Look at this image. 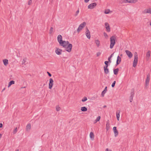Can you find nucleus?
<instances>
[{
    "mask_svg": "<svg viewBox=\"0 0 151 151\" xmlns=\"http://www.w3.org/2000/svg\"><path fill=\"white\" fill-rule=\"evenodd\" d=\"M134 90H132V92L131 93V96L130 97V102H131L133 100V97L134 96Z\"/></svg>",
    "mask_w": 151,
    "mask_h": 151,
    "instance_id": "2eb2a0df",
    "label": "nucleus"
},
{
    "mask_svg": "<svg viewBox=\"0 0 151 151\" xmlns=\"http://www.w3.org/2000/svg\"><path fill=\"white\" fill-rule=\"evenodd\" d=\"M139 151H140V150H139Z\"/></svg>",
    "mask_w": 151,
    "mask_h": 151,
    "instance_id": "4d7b16f0",
    "label": "nucleus"
},
{
    "mask_svg": "<svg viewBox=\"0 0 151 151\" xmlns=\"http://www.w3.org/2000/svg\"><path fill=\"white\" fill-rule=\"evenodd\" d=\"M121 58L119 56H118L117 58V59L116 60V65H117L120 63V62H121Z\"/></svg>",
    "mask_w": 151,
    "mask_h": 151,
    "instance_id": "6ab92c4d",
    "label": "nucleus"
},
{
    "mask_svg": "<svg viewBox=\"0 0 151 151\" xmlns=\"http://www.w3.org/2000/svg\"><path fill=\"white\" fill-rule=\"evenodd\" d=\"M17 132V128L16 127L13 131V133L14 134H15Z\"/></svg>",
    "mask_w": 151,
    "mask_h": 151,
    "instance_id": "e433bc0d",
    "label": "nucleus"
},
{
    "mask_svg": "<svg viewBox=\"0 0 151 151\" xmlns=\"http://www.w3.org/2000/svg\"><path fill=\"white\" fill-rule=\"evenodd\" d=\"M15 151H19V150L18 149H17L15 150Z\"/></svg>",
    "mask_w": 151,
    "mask_h": 151,
    "instance_id": "5fc2aeb1",
    "label": "nucleus"
},
{
    "mask_svg": "<svg viewBox=\"0 0 151 151\" xmlns=\"http://www.w3.org/2000/svg\"><path fill=\"white\" fill-rule=\"evenodd\" d=\"M109 62L108 61H106L104 62V63L105 64V65L104 67H106L108 66V64Z\"/></svg>",
    "mask_w": 151,
    "mask_h": 151,
    "instance_id": "473e14b6",
    "label": "nucleus"
},
{
    "mask_svg": "<svg viewBox=\"0 0 151 151\" xmlns=\"http://www.w3.org/2000/svg\"><path fill=\"white\" fill-rule=\"evenodd\" d=\"M150 75L149 74H148L147 75V78L145 81V88H147V86L149 85V82L150 80Z\"/></svg>",
    "mask_w": 151,
    "mask_h": 151,
    "instance_id": "39448f33",
    "label": "nucleus"
},
{
    "mask_svg": "<svg viewBox=\"0 0 151 151\" xmlns=\"http://www.w3.org/2000/svg\"><path fill=\"white\" fill-rule=\"evenodd\" d=\"M113 130L115 136L116 137L118 134V132L116 129V127H114L113 128Z\"/></svg>",
    "mask_w": 151,
    "mask_h": 151,
    "instance_id": "4468645a",
    "label": "nucleus"
},
{
    "mask_svg": "<svg viewBox=\"0 0 151 151\" xmlns=\"http://www.w3.org/2000/svg\"><path fill=\"white\" fill-rule=\"evenodd\" d=\"M25 88V87H22L21 88Z\"/></svg>",
    "mask_w": 151,
    "mask_h": 151,
    "instance_id": "6e6d98bb",
    "label": "nucleus"
},
{
    "mask_svg": "<svg viewBox=\"0 0 151 151\" xmlns=\"http://www.w3.org/2000/svg\"><path fill=\"white\" fill-rule=\"evenodd\" d=\"M111 58H110L109 57L108 58V61L110 63H111Z\"/></svg>",
    "mask_w": 151,
    "mask_h": 151,
    "instance_id": "c03bdc74",
    "label": "nucleus"
},
{
    "mask_svg": "<svg viewBox=\"0 0 151 151\" xmlns=\"http://www.w3.org/2000/svg\"><path fill=\"white\" fill-rule=\"evenodd\" d=\"M97 4L96 3H92L91 4H90L88 6V9H93L94 7H95L96 5Z\"/></svg>",
    "mask_w": 151,
    "mask_h": 151,
    "instance_id": "6e6552de",
    "label": "nucleus"
},
{
    "mask_svg": "<svg viewBox=\"0 0 151 151\" xmlns=\"http://www.w3.org/2000/svg\"><path fill=\"white\" fill-rule=\"evenodd\" d=\"M90 0H84V1L85 3L88 2Z\"/></svg>",
    "mask_w": 151,
    "mask_h": 151,
    "instance_id": "de8ad7c7",
    "label": "nucleus"
},
{
    "mask_svg": "<svg viewBox=\"0 0 151 151\" xmlns=\"http://www.w3.org/2000/svg\"><path fill=\"white\" fill-rule=\"evenodd\" d=\"M53 80L52 78H50L49 79V88L50 89H51L52 87L53 84Z\"/></svg>",
    "mask_w": 151,
    "mask_h": 151,
    "instance_id": "0eeeda50",
    "label": "nucleus"
},
{
    "mask_svg": "<svg viewBox=\"0 0 151 151\" xmlns=\"http://www.w3.org/2000/svg\"><path fill=\"white\" fill-rule=\"evenodd\" d=\"M107 91V87L106 86L105 87L104 91L102 92L101 95L102 97H104V94L106 93Z\"/></svg>",
    "mask_w": 151,
    "mask_h": 151,
    "instance_id": "4be33fe9",
    "label": "nucleus"
},
{
    "mask_svg": "<svg viewBox=\"0 0 151 151\" xmlns=\"http://www.w3.org/2000/svg\"><path fill=\"white\" fill-rule=\"evenodd\" d=\"M150 51L148 50L146 54V59L147 60H148L149 59V58L150 56Z\"/></svg>",
    "mask_w": 151,
    "mask_h": 151,
    "instance_id": "f3484780",
    "label": "nucleus"
},
{
    "mask_svg": "<svg viewBox=\"0 0 151 151\" xmlns=\"http://www.w3.org/2000/svg\"><path fill=\"white\" fill-rule=\"evenodd\" d=\"M3 127V124L2 123H0V128H2Z\"/></svg>",
    "mask_w": 151,
    "mask_h": 151,
    "instance_id": "09e8293b",
    "label": "nucleus"
},
{
    "mask_svg": "<svg viewBox=\"0 0 151 151\" xmlns=\"http://www.w3.org/2000/svg\"><path fill=\"white\" fill-rule=\"evenodd\" d=\"M142 12L144 14L149 13L151 14V8H149L147 9H146Z\"/></svg>",
    "mask_w": 151,
    "mask_h": 151,
    "instance_id": "9b49d317",
    "label": "nucleus"
},
{
    "mask_svg": "<svg viewBox=\"0 0 151 151\" xmlns=\"http://www.w3.org/2000/svg\"><path fill=\"white\" fill-rule=\"evenodd\" d=\"M114 53L111 54L110 56L109 57V58H111L112 57Z\"/></svg>",
    "mask_w": 151,
    "mask_h": 151,
    "instance_id": "49530a36",
    "label": "nucleus"
},
{
    "mask_svg": "<svg viewBox=\"0 0 151 151\" xmlns=\"http://www.w3.org/2000/svg\"><path fill=\"white\" fill-rule=\"evenodd\" d=\"M3 62L4 64L5 65H6L8 64V60L7 59H5L3 60Z\"/></svg>",
    "mask_w": 151,
    "mask_h": 151,
    "instance_id": "cd10ccee",
    "label": "nucleus"
},
{
    "mask_svg": "<svg viewBox=\"0 0 151 151\" xmlns=\"http://www.w3.org/2000/svg\"><path fill=\"white\" fill-rule=\"evenodd\" d=\"M120 113V111L119 110H117L116 112V116L117 120L118 121H119V119Z\"/></svg>",
    "mask_w": 151,
    "mask_h": 151,
    "instance_id": "aec40b11",
    "label": "nucleus"
},
{
    "mask_svg": "<svg viewBox=\"0 0 151 151\" xmlns=\"http://www.w3.org/2000/svg\"><path fill=\"white\" fill-rule=\"evenodd\" d=\"M86 35L88 39H90L91 37V36H90V32L88 30V29L87 27L86 28Z\"/></svg>",
    "mask_w": 151,
    "mask_h": 151,
    "instance_id": "1a4fd4ad",
    "label": "nucleus"
},
{
    "mask_svg": "<svg viewBox=\"0 0 151 151\" xmlns=\"http://www.w3.org/2000/svg\"><path fill=\"white\" fill-rule=\"evenodd\" d=\"M126 3H135L137 2V0H126Z\"/></svg>",
    "mask_w": 151,
    "mask_h": 151,
    "instance_id": "dca6fc26",
    "label": "nucleus"
},
{
    "mask_svg": "<svg viewBox=\"0 0 151 151\" xmlns=\"http://www.w3.org/2000/svg\"><path fill=\"white\" fill-rule=\"evenodd\" d=\"M26 59V58H25V59L23 60L22 64H23L25 63Z\"/></svg>",
    "mask_w": 151,
    "mask_h": 151,
    "instance_id": "ea45409f",
    "label": "nucleus"
},
{
    "mask_svg": "<svg viewBox=\"0 0 151 151\" xmlns=\"http://www.w3.org/2000/svg\"><path fill=\"white\" fill-rule=\"evenodd\" d=\"M108 67H104V73L106 74H108L109 73V69L108 68Z\"/></svg>",
    "mask_w": 151,
    "mask_h": 151,
    "instance_id": "5701e85b",
    "label": "nucleus"
},
{
    "mask_svg": "<svg viewBox=\"0 0 151 151\" xmlns=\"http://www.w3.org/2000/svg\"><path fill=\"white\" fill-rule=\"evenodd\" d=\"M125 52H126L127 55L129 58L132 57L133 55L131 52L128 50H126Z\"/></svg>",
    "mask_w": 151,
    "mask_h": 151,
    "instance_id": "9d476101",
    "label": "nucleus"
},
{
    "mask_svg": "<svg viewBox=\"0 0 151 151\" xmlns=\"http://www.w3.org/2000/svg\"><path fill=\"white\" fill-rule=\"evenodd\" d=\"M79 9H78V10L76 12V13L74 15V16L75 17H76L77 16L78 14L79 13Z\"/></svg>",
    "mask_w": 151,
    "mask_h": 151,
    "instance_id": "7c9ffc66",
    "label": "nucleus"
},
{
    "mask_svg": "<svg viewBox=\"0 0 151 151\" xmlns=\"http://www.w3.org/2000/svg\"><path fill=\"white\" fill-rule=\"evenodd\" d=\"M86 23L85 22H83V23L79 25L77 30L78 32H79L82 29L86 26Z\"/></svg>",
    "mask_w": 151,
    "mask_h": 151,
    "instance_id": "20e7f679",
    "label": "nucleus"
},
{
    "mask_svg": "<svg viewBox=\"0 0 151 151\" xmlns=\"http://www.w3.org/2000/svg\"><path fill=\"white\" fill-rule=\"evenodd\" d=\"M106 30L107 32H109L110 31V26L109 23L106 22L105 24Z\"/></svg>",
    "mask_w": 151,
    "mask_h": 151,
    "instance_id": "f8f14e48",
    "label": "nucleus"
},
{
    "mask_svg": "<svg viewBox=\"0 0 151 151\" xmlns=\"http://www.w3.org/2000/svg\"><path fill=\"white\" fill-rule=\"evenodd\" d=\"M110 126L109 122V120H108L106 121V129L107 131L109 130L110 128Z\"/></svg>",
    "mask_w": 151,
    "mask_h": 151,
    "instance_id": "a211bd4d",
    "label": "nucleus"
},
{
    "mask_svg": "<svg viewBox=\"0 0 151 151\" xmlns=\"http://www.w3.org/2000/svg\"><path fill=\"white\" fill-rule=\"evenodd\" d=\"M63 45H61L63 47L65 48V50L69 52H70L71 51L72 47V45L71 44H70L68 41H63Z\"/></svg>",
    "mask_w": 151,
    "mask_h": 151,
    "instance_id": "f257e3e1",
    "label": "nucleus"
},
{
    "mask_svg": "<svg viewBox=\"0 0 151 151\" xmlns=\"http://www.w3.org/2000/svg\"><path fill=\"white\" fill-rule=\"evenodd\" d=\"M53 28L52 27H51L49 33L50 34H51L52 33V32H53Z\"/></svg>",
    "mask_w": 151,
    "mask_h": 151,
    "instance_id": "4c0bfd02",
    "label": "nucleus"
},
{
    "mask_svg": "<svg viewBox=\"0 0 151 151\" xmlns=\"http://www.w3.org/2000/svg\"><path fill=\"white\" fill-rule=\"evenodd\" d=\"M90 137L92 139V140H93L94 139V135L93 133L92 132H91L90 134Z\"/></svg>",
    "mask_w": 151,
    "mask_h": 151,
    "instance_id": "a878e982",
    "label": "nucleus"
},
{
    "mask_svg": "<svg viewBox=\"0 0 151 151\" xmlns=\"http://www.w3.org/2000/svg\"><path fill=\"white\" fill-rule=\"evenodd\" d=\"M87 100V99L86 97H84L82 99V101L84 102Z\"/></svg>",
    "mask_w": 151,
    "mask_h": 151,
    "instance_id": "72a5a7b5",
    "label": "nucleus"
},
{
    "mask_svg": "<svg viewBox=\"0 0 151 151\" xmlns=\"http://www.w3.org/2000/svg\"><path fill=\"white\" fill-rule=\"evenodd\" d=\"M106 107V106L104 105V106H103V108H105Z\"/></svg>",
    "mask_w": 151,
    "mask_h": 151,
    "instance_id": "864d4df0",
    "label": "nucleus"
},
{
    "mask_svg": "<svg viewBox=\"0 0 151 151\" xmlns=\"http://www.w3.org/2000/svg\"><path fill=\"white\" fill-rule=\"evenodd\" d=\"M115 83H116V81H114L112 83L111 85V86L113 88L114 87Z\"/></svg>",
    "mask_w": 151,
    "mask_h": 151,
    "instance_id": "58836bf2",
    "label": "nucleus"
},
{
    "mask_svg": "<svg viewBox=\"0 0 151 151\" xmlns=\"http://www.w3.org/2000/svg\"><path fill=\"white\" fill-rule=\"evenodd\" d=\"M15 81H14L12 80L10 81L9 83L8 87H9L12 85L14 84Z\"/></svg>",
    "mask_w": 151,
    "mask_h": 151,
    "instance_id": "b1692460",
    "label": "nucleus"
},
{
    "mask_svg": "<svg viewBox=\"0 0 151 151\" xmlns=\"http://www.w3.org/2000/svg\"><path fill=\"white\" fill-rule=\"evenodd\" d=\"M119 70V69L118 68H117L116 69H114V74L116 75H117L118 73Z\"/></svg>",
    "mask_w": 151,
    "mask_h": 151,
    "instance_id": "393cba45",
    "label": "nucleus"
},
{
    "mask_svg": "<svg viewBox=\"0 0 151 151\" xmlns=\"http://www.w3.org/2000/svg\"><path fill=\"white\" fill-rule=\"evenodd\" d=\"M138 55L136 52H135L134 53V59L133 63V66L135 67L137 63L138 62Z\"/></svg>",
    "mask_w": 151,
    "mask_h": 151,
    "instance_id": "7ed1b4c3",
    "label": "nucleus"
},
{
    "mask_svg": "<svg viewBox=\"0 0 151 151\" xmlns=\"http://www.w3.org/2000/svg\"><path fill=\"white\" fill-rule=\"evenodd\" d=\"M2 134H0V139H1V137Z\"/></svg>",
    "mask_w": 151,
    "mask_h": 151,
    "instance_id": "3c124183",
    "label": "nucleus"
},
{
    "mask_svg": "<svg viewBox=\"0 0 151 151\" xmlns=\"http://www.w3.org/2000/svg\"><path fill=\"white\" fill-rule=\"evenodd\" d=\"M62 51V50L58 48H56L55 52L58 55H60L61 54V52Z\"/></svg>",
    "mask_w": 151,
    "mask_h": 151,
    "instance_id": "ddd939ff",
    "label": "nucleus"
},
{
    "mask_svg": "<svg viewBox=\"0 0 151 151\" xmlns=\"http://www.w3.org/2000/svg\"><path fill=\"white\" fill-rule=\"evenodd\" d=\"M120 3L121 4H122L123 3H126V0H121L120 1Z\"/></svg>",
    "mask_w": 151,
    "mask_h": 151,
    "instance_id": "f704fd0d",
    "label": "nucleus"
},
{
    "mask_svg": "<svg viewBox=\"0 0 151 151\" xmlns=\"http://www.w3.org/2000/svg\"><path fill=\"white\" fill-rule=\"evenodd\" d=\"M106 151H111V150H108V148H107L106 150Z\"/></svg>",
    "mask_w": 151,
    "mask_h": 151,
    "instance_id": "8fccbe9b",
    "label": "nucleus"
},
{
    "mask_svg": "<svg viewBox=\"0 0 151 151\" xmlns=\"http://www.w3.org/2000/svg\"><path fill=\"white\" fill-rule=\"evenodd\" d=\"M104 36L105 37H108V36L107 34L105 32H104Z\"/></svg>",
    "mask_w": 151,
    "mask_h": 151,
    "instance_id": "37998d69",
    "label": "nucleus"
},
{
    "mask_svg": "<svg viewBox=\"0 0 151 151\" xmlns=\"http://www.w3.org/2000/svg\"><path fill=\"white\" fill-rule=\"evenodd\" d=\"M100 118H101L100 116H98L97 118L96 119L95 122H94V123H96L97 122L99 121L100 120Z\"/></svg>",
    "mask_w": 151,
    "mask_h": 151,
    "instance_id": "c756f323",
    "label": "nucleus"
},
{
    "mask_svg": "<svg viewBox=\"0 0 151 151\" xmlns=\"http://www.w3.org/2000/svg\"><path fill=\"white\" fill-rule=\"evenodd\" d=\"M110 12V10L109 9H106L104 11V13L106 14H108Z\"/></svg>",
    "mask_w": 151,
    "mask_h": 151,
    "instance_id": "2f4dec72",
    "label": "nucleus"
},
{
    "mask_svg": "<svg viewBox=\"0 0 151 151\" xmlns=\"http://www.w3.org/2000/svg\"><path fill=\"white\" fill-rule=\"evenodd\" d=\"M101 54V53L99 52H97L96 53V55L98 57Z\"/></svg>",
    "mask_w": 151,
    "mask_h": 151,
    "instance_id": "79ce46f5",
    "label": "nucleus"
},
{
    "mask_svg": "<svg viewBox=\"0 0 151 151\" xmlns=\"http://www.w3.org/2000/svg\"><path fill=\"white\" fill-rule=\"evenodd\" d=\"M5 90V88H4L2 91V92L4 91Z\"/></svg>",
    "mask_w": 151,
    "mask_h": 151,
    "instance_id": "603ef678",
    "label": "nucleus"
},
{
    "mask_svg": "<svg viewBox=\"0 0 151 151\" xmlns=\"http://www.w3.org/2000/svg\"><path fill=\"white\" fill-rule=\"evenodd\" d=\"M32 2V0H29L28 2V4L29 5H30Z\"/></svg>",
    "mask_w": 151,
    "mask_h": 151,
    "instance_id": "a19ab883",
    "label": "nucleus"
},
{
    "mask_svg": "<svg viewBox=\"0 0 151 151\" xmlns=\"http://www.w3.org/2000/svg\"><path fill=\"white\" fill-rule=\"evenodd\" d=\"M47 74H48V76H50V77H51V76H52V75L51 74V73H50L49 72H47Z\"/></svg>",
    "mask_w": 151,
    "mask_h": 151,
    "instance_id": "a18cd8bd",
    "label": "nucleus"
},
{
    "mask_svg": "<svg viewBox=\"0 0 151 151\" xmlns=\"http://www.w3.org/2000/svg\"><path fill=\"white\" fill-rule=\"evenodd\" d=\"M81 110L83 111H86L87 110V108L85 106L82 107L81 108Z\"/></svg>",
    "mask_w": 151,
    "mask_h": 151,
    "instance_id": "bb28decb",
    "label": "nucleus"
},
{
    "mask_svg": "<svg viewBox=\"0 0 151 151\" xmlns=\"http://www.w3.org/2000/svg\"><path fill=\"white\" fill-rule=\"evenodd\" d=\"M57 39L58 41L59 42L60 45H63V41L62 40V36L60 35H58L57 37Z\"/></svg>",
    "mask_w": 151,
    "mask_h": 151,
    "instance_id": "423d86ee",
    "label": "nucleus"
},
{
    "mask_svg": "<svg viewBox=\"0 0 151 151\" xmlns=\"http://www.w3.org/2000/svg\"><path fill=\"white\" fill-rule=\"evenodd\" d=\"M60 108L58 106H57L56 107V110L57 111H59L60 110Z\"/></svg>",
    "mask_w": 151,
    "mask_h": 151,
    "instance_id": "c9c22d12",
    "label": "nucleus"
},
{
    "mask_svg": "<svg viewBox=\"0 0 151 151\" xmlns=\"http://www.w3.org/2000/svg\"><path fill=\"white\" fill-rule=\"evenodd\" d=\"M31 125L30 124H28L26 127V129L27 131H29L31 129Z\"/></svg>",
    "mask_w": 151,
    "mask_h": 151,
    "instance_id": "412c9836",
    "label": "nucleus"
},
{
    "mask_svg": "<svg viewBox=\"0 0 151 151\" xmlns=\"http://www.w3.org/2000/svg\"><path fill=\"white\" fill-rule=\"evenodd\" d=\"M116 37L114 36H112L110 38V48L112 49L115 43Z\"/></svg>",
    "mask_w": 151,
    "mask_h": 151,
    "instance_id": "f03ea898",
    "label": "nucleus"
},
{
    "mask_svg": "<svg viewBox=\"0 0 151 151\" xmlns=\"http://www.w3.org/2000/svg\"><path fill=\"white\" fill-rule=\"evenodd\" d=\"M95 42L96 45L98 47H99L100 45V41L98 40H96L95 41Z\"/></svg>",
    "mask_w": 151,
    "mask_h": 151,
    "instance_id": "c85d7f7f",
    "label": "nucleus"
}]
</instances>
